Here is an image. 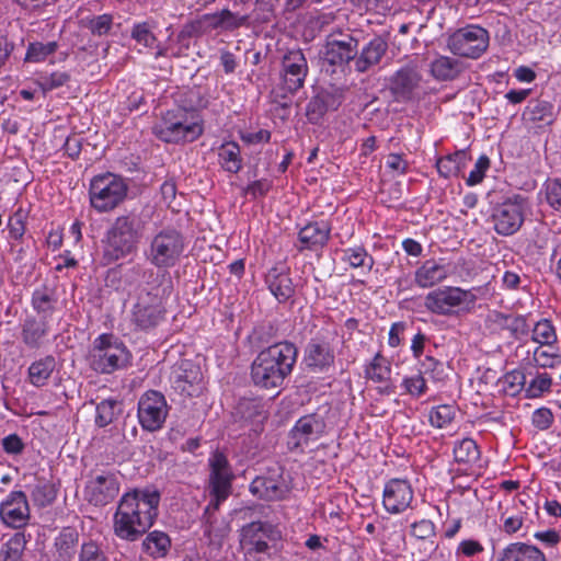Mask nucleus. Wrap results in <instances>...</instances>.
Listing matches in <instances>:
<instances>
[{
    "instance_id": "nucleus-1",
    "label": "nucleus",
    "mask_w": 561,
    "mask_h": 561,
    "mask_svg": "<svg viewBox=\"0 0 561 561\" xmlns=\"http://www.w3.org/2000/svg\"><path fill=\"white\" fill-rule=\"evenodd\" d=\"M160 493L157 490H134L125 493L114 514V534L124 540L136 541L158 517Z\"/></svg>"
},
{
    "instance_id": "nucleus-2",
    "label": "nucleus",
    "mask_w": 561,
    "mask_h": 561,
    "mask_svg": "<svg viewBox=\"0 0 561 561\" xmlns=\"http://www.w3.org/2000/svg\"><path fill=\"white\" fill-rule=\"evenodd\" d=\"M297 347L287 341L274 343L261 351L251 365V379L262 389L283 387L297 360Z\"/></svg>"
},
{
    "instance_id": "nucleus-3",
    "label": "nucleus",
    "mask_w": 561,
    "mask_h": 561,
    "mask_svg": "<svg viewBox=\"0 0 561 561\" xmlns=\"http://www.w3.org/2000/svg\"><path fill=\"white\" fill-rule=\"evenodd\" d=\"M146 222L134 213L118 216L102 240V264L111 265L137 252Z\"/></svg>"
},
{
    "instance_id": "nucleus-4",
    "label": "nucleus",
    "mask_w": 561,
    "mask_h": 561,
    "mask_svg": "<svg viewBox=\"0 0 561 561\" xmlns=\"http://www.w3.org/2000/svg\"><path fill=\"white\" fill-rule=\"evenodd\" d=\"M152 133L163 142L178 144L180 141H194L202 133L203 127L193 114L185 108L175 107L167 111L152 126Z\"/></svg>"
},
{
    "instance_id": "nucleus-5",
    "label": "nucleus",
    "mask_w": 561,
    "mask_h": 561,
    "mask_svg": "<svg viewBox=\"0 0 561 561\" xmlns=\"http://www.w3.org/2000/svg\"><path fill=\"white\" fill-rule=\"evenodd\" d=\"M244 517L252 519L240 530V542L248 548V552L264 553L270 546L266 540L277 541L282 538V533L277 526L268 523L254 520L255 516L268 517L270 507L255 505L243 510Z\"/></svg>"
},
{
    "instance_id": "nucleus-6",
    "label": "nucleus",
    "mask_w": 561,
    "mask_h": 561,
    "mask_svg": "<svg viewBox=\"0 0 561 561\" xmlns=\"http://www.w3.org/2000/svg\"><path fill=\"white\" fill-rule=\"evenodd\" d=\"M128 351L113 334L98 336L89 353L90 367L100 374H112L128 363Z\"/></svg>"
},
{
    "instance_id": "nucleus-7",
    "label": "nucleus",
    "mask_w": 561,
    "mask_h": 561,
    "mask_svg": "<svg viewBox=\"0 0 561 561\" xmlns=\"http://www.w3.org/2000/svg\"><path fill=\"white\" fill-rule=\"evenodd\" d=\"M128 185L123 178L106 173L91 180L89 197L91 206L100 213L117 207L126 197Z\"/></svg>"
},
{
    "instance_id": "nucleus-8",
    "label": "nucleus",
    "mask_w": 561,
    "mask_h": 561,
    "mask_svg": "<svg viewBox=\"0 0 561 561\" xmlns=\"http://www.w3.org/2000/svg\"><path fill=\"white\" fill-rule=\"evenodd\" d=\"M185 247V238L175 228L160 230L150 241L148 260L158 268L174 266Z\"/></svg>"
},
{
    "instance_id": "nucleus-9",
    "label": "nucleus",
    "mask_w": 561,
    "mask_h": 561,
    "mask_svg": "<svg viewBox=\"0 0 561 561\" xmlns=\"http://www.w3.org/2000/svg\"><path fill=\"white\" fill-rule=\"evenodd\" d=\"M527 207V198L520 194H515L496 204L490 216L495 232L504 237L516 233L525 220Z\"/></svg>"
},
{
    "instance_id": "nucleus-10",
    "label": "nucleus",
    "mask_w": 561,
    "mask_h": 561,
    "mask_svg": "<svg viewBox=\"0 0 561 561\" xmlns=\"http://www.w3.org/2000/svg\"><path fill=\"white\" fill-rule=\"evenodd\" d=\"M489 32L479 25H467L447 39L449 50L460 57L478 59L489 47Z\"/></svg>"
},
{
    "instance_id": "nucleus-11",
    "label": "nucleus",
    "mask_w": 561,
    "mask_h": 561,
    "mask_svg": "<svg viewBox=\"0 0 561 561\" xmlns=\"http://www.w3.org/2000/svg\"><path fill=\"white\" fill-rule=\"evenodd\" d=\"M359 41L350 33H331L321 51L323 61L342 72L351 62L355 66Z\"/></svg>"
},
{
    "instance_id": "nucleus-12",
    "label": "nucleus",
    "mask_w": 561,
    "mask_h": 561,
    "mask_svg": "<svg viewBox=\"0 0 561 561\" xmlns=\"http://www.w3.org/2000/svg\"><path fill=\"white\" fill-rule=\"evenodd\" d=\"M121 490L117 473L113 470H92L84 486V499L94 506L113 502Z\"/></svg>"
},
{
    "instance_id": "nucleus-13",
    "label": "nucleus",
    "mask_w": 561,
    "mask_h": 561,
    "mask_svg": "<svg viewBox=\"0 0 561 561\" xmlns=\"http://www.w3.org/2000/svg\"><path fill=\"white\" fill-rule=\"evenodd\" d=\"M165 312L158 288L141 291L133 308L131 321L139 330H152L164 320Z\"/></svg>"
},
{
    "instance_id": "nucleus-14",
    "label": "nucleus",
    "mask_w": 561,
    "mask_h": 561,
    "mask_svg": "<svg viewBox=\"0 0 561 561\" xmlns=\"http://www.w3.org/2000/svg\"><path fill=\"white\" fill-rule=\"evenodd\" d=\"M169 413L165 397L157 390H148L138 400L137 416L145 431L162 428Z\"/></svg>"
},
{
    "instance_id": "nucleus-15",
    "label": "nucleus",
    "mask_w": 561,
    "mask_h": 561,
    "mask_svg": "<svg viewBox=\"0 0 561 561\" xmlns=\"http://www.w3.org/2000/svg\"><path fill=\"white\" fill-rule=\"evenodd\" d=\"M474 296L459 287H444L428 293L424 306L436 314L447 316L454 312L455 308L466 302H472Z\"/></svg>"
},
{
    "instance_id": "nucleus-16",
    "label": "nucleus",
    "mask_w": 561,
    "mask_h": 561,
    "mask_svg": "<svg viewBox=\"0 0 561 561\" xmlns=\"http://www.w3.org/2000/svg\"><path fill=\"white\" fill-rule=\"evenodd\" d=\"M422 75L414 64H407L388 79V89L398 102L411 101L420 88Z\"/></svg>"
},
{
    "instance_id": "nucleus-17",
    "label": "nucleus",
    "mask_w": 561,
    "mask_h": 561,
    "mask_svg": "<svg viewBox=\"0 0 561 561\" xmlns=\"http://www.w3.org/2000/svg\"><path fill=\"white\" fill-rule=\"evenodd\" d=\"M325 421L318 413L306 414L297 420L289 432L291 449L304 448L310 442L318 440L325 432Z\"/></svg>"
},
{
    "instance_id": "nucleus-18",
    "label": "nucleus",
    "mask_w": 561,
    "mask_h": 561,
    "mask_svg": "<svg viewBox=\"0 0 561 561\" xmlns=\"http://www.w3.org/2000/svg\"><path fill=\"white\" fill-rule=\"evenodd\" d=\"M283 89L295 93L304 87L308 75V64L300 49L289 50L282 61Z\"/></svg>"
},
{
    "instance_id": "nucleus-19",
    "label": "nucleus",
    "mask_w": 561,
    "mask_h": 561,
    "mask_svg": "<svg viewBox=\"0 0 561 561\" xmlns=\"http://www.w3.org/2000/svg\"><path fill=\"white\" fill-rule=\"evenodd\" d=\"M210 495H217L219 500H226L230 493L233 474L225 454L216 451L209 459Z\"/></svg>"
},
{
    "instance_id": "nucleus-20",
    "label": "nucleus",
    "mask_w": 561,
    "mask_h": 561,
    "mask_svg": "<svg viewBox=\"0 0 561 561\" xmlns=\"http://www.w3.org/2000/svg\"><path fill=\"white\" fill-rule=\"evenodd\" d=\"M1 520L9 527L21 528L30 519L27 497L22 491L11 492L0 505Z\"/></svg>"
},
{
    "instance_id": "nucleus-21",
    "label": "nucleus",
    "mask_w": 561,
    "mask_h": 561,
    "mask_svg": "<svg viewBox=\"0 0 561 561\" xmlns=\"http://www.w3.org/2000/svg\"><path fill=\"white\" fill-rule=\"evenodd\" d=\"M388 48L387 37L382 35L374 36L360 48L358 47V54L355 58V71L366 73L378 67L386 56Z\"/></svg>"
},
{
    "instance_id": "nucleus-22",
    "label": "nucleus",
    "mask_w": 561,
    "mask_h": 561,
    "mask_svg": "<svg viewBox=\"0 0 561 561\" xmlns=\"http://www.w3.org/2000/svg\"><path fill=\"white\" fill-rule=\"evenodd\" d=\"M413 500L410 483L402 479L390 480L383 490V506L387 512L398 514L405 511Z\"/></svg>"
},
{
    "instance_id": "nucleus-23",
    "label": "nucleus",
    "mask_w": 561,
    "mask_h": 561,
    "mask_svg": "<svg viewBox=\"0 0 561 561\" xmlns=\"http://www.w3.org/2000/svg\"><path fill=\"white\" fill-rule=\"evenodd\" d=\"M331 226L325 221H312L302 227L298 232V251H318L329 241Z\"/></svg>"
},
{
    "instance_id": "nucleus-24",
    "label": "nucleus",
    "mask_w": 561,
    "mask_h": 561,
    "mask_svg": "<svg viewBox=\"0 0 561 561\" xmlns=\"http://www.w3.org/2000/svg\"><path fill=\"white\" fill-rule=\"evenodd\" d=\"M250 492L266 501L283 500L288 489L280 474L259 476L250 484Z\"/></svg>"
},
{
    "instance_id": "nucleus-25",
    "label": "nucleus",
    "mask_w": 561,
    "mask_h": 561,
    "mask_svg": "<svg viewBox=\"0 0 561 561\" xmlns=\"http://www.w3.org/2000/svg\"><path fill=\"white\" fill-rule=\"evenodd\" d=\"M80 545L79 531L73 527H64L54 539V561H73Z\"/></svg>"
},
{
    "instance_id": "nucleus-26",
    "label": "nucleus",
    "mask_w": 561,
    "mask_h": 561,
    "mask_svg": "<svg viewBox=\"0 0 561 561\" xmlns=\"http://www.w3.org/2000/svg\"><path fill=\"white\" fill-rule=\"evenodd\" d=\"M48 331L49 324L47 320L27 317L22 324L21 337L27 347L38 348Z\"/></svg>"
},
{
    "instance_id": "nucleus-27",
    "label": "nucleus",
    "mask_w": 561,
    "mask_h": 561,
    "mask_svg": "<svg viewBox=\"0 0 561 561\" xmlns=\"http://www.w3.org/2000/svg\"><path fill=\"white\" fill-rule=\"evenodd\" d=\"M496 561H546V558L536 546L514 542L503 549Z\"/></svg>"
},
{
    "instance_id": "nucleus-28",
    "label": "nucleus",
    "mask_w": 561,
    "mask_h": 561,
    "mask_svg": "<svg viewBox=\"0 0 561 561\" xmlns=\"http://www.w3.org/2000/svg\"><path fill=\"white\" fill-rule=\"evenodd\" d=\"M447 275L448 270L444 264L427 260L415 271V283L422 288H428L443 282Z\"/></svg>"
},
{
    "instance_id": "nucleus-29",
    "label": "nucleus",
    "mask_w": 561,
    "mask_h": 561,
    "mask_svg": "<svg viewBox=\"0 0 561 561\" xmlns=\"http://www.w3.org/2000/svg\"><path fill=\"white\" fill-rule=\"evenodd\" d=\"M306 362L309 367L328 368L334 363L333 350L327 342L312 340L306 348Z\"/></svg>"
},
{
    "instance_id": "nucleus-30",
    "label": "nucleus",
    "mask_w": 561,
    "mask_h": 561,
    "mask_svg": "<svg viewBox=\"0 0 561 561\" xmlns=\"http://www.w3.org/2000/svg\"><path fill=\"white\" fill-rule=\"evenodd\" d=\"M266 283L271 293L278 301L288 300L295 293L293 280L289 275L277 267H273L266 275Z\"/></svg>"
},
{
    "instance_id": "nucleus-31",
    "label": "nucleus",
    "mask_w": 561,
    "mask_h": 561,
    "mask_svg": "<svg viewBox=\"0 0 561 561\" xmlns=\"http://www.w3.org/2000/svg\"><path fill=\"white\" fill-rule=\"evenodd\" d=\"M463 71V64L455 58L439 56L431 62V73L438 81H451Z\"/></svg>"
},
{
    "instance_id": "nucleus-32",
    "label": "nucleus",
    "mask_w": 561,
    "mask_h": 561,
    "mask_svg": "<svg viewBox=\"0 0 561 561\" xmlns=\"http://www.w3.org/2000/svg\"><path fill=\"white\" fill-rule=\"evenodd\" d=\"M523 118L527 122L549 125L554 121V106L546 100H530L524 110Z\"/></svg>"
},
{
    "instance_id": "nucleus-33",
    "label": "nucleus",
    "mask_w": 561,
    "mask_h": 561,
    "mask_svg": "<svg viewBox=\"0 0 561 561\" xmlns=\"http://www.w3.org/2000/svg\"><path fill=\"white\" fill-rule=\"evenodd\" d=\"M185 365L190 366V368H181V373L175 376L173 382L175 389H179L188 397H193L196 396L201 389L199 383L203 377L197 367L188 363Z\"/></svg>"
},
{
    "instance_id": "nucleus-34",
    "label": "nucleus",
    "mask_w": 561,
    "mask_h": 561,
    "mask_svg": "<svg viewBox=\"0 0 561 561\" xmlns=\"http://www.w3.org/2000/svg\"><path fill=\"white\" fill-rule=\"evenodd\" d=\"M33 309L39 316V319L47 320L56 309L57 299L53 289L43 287L34 290L31 300Z\"/></svg>"
},
{
    "instance_id": "nucleus-35",
    "label": "nucleus",
    "mask_w": 561,
    "mask_h": 561,
    "mask_svg": "<svg viewBox=\"0 0 561 561\" xmlns=\"http://www.w3.org/2000/svg\"><path fill=\"white\" fill-rule=\"evenodd\" d=\"M170 548V537L165 533L159 530L149 533L142 541L144 551L154 559L165 557Z\"/></svg>"
},
{
    "instance_id": "nucleus-36",
    "label": "nucleus",
    "mask_w": 561,
    "mask_h": 561,
    "mask_svg": "<svg viewBox=\"0 0 561 561\" xmlns=\"http://www.w3.org/2000/svg\"><path fill=\"white\" fill-rule=\"evenodd\" d=\"M234 415L247 422H262L266 419L263 403L259 399L242 398L234 408Z\"/></svg>"
},
{
    "instance_id": "nucleus-37",
    "label": "nucleus",
    "mask_w": 561,
    "mask_h": 561,
    "mask_svg": "<svg viewBox=\"0 0 561 561\" xmlns=\"http://www.w3.org/2000/svg\"><path fill=\"white\" fill-rule=\"evenodd\" d=\"M219 163L224 170L238 173L242 168L240 147L234 141L222 144L218 149Z\"/></svg>"
},
{
    "instance_id": "nucleus-38",
    "label": "nucleus",
    "mask_w": 561,
    "mask_h": 561,
    "mask_svg": "<svg viewBox=\"0 0 561 561\" xmlns=\"http://www.w3.org/2000/svg\"><path fill=\"white\" fill-rule=\"evenodd\" d=\"M121 413V401L113 398L104 399L95 407V425L101 428L105 427L112 424Z\"/></svg>"
},
{
    "instance_id": "nucleus-39",
    "label": "nucleus",
    "mask_w": 561,
    "mask_h": 561,
    "mask_svg": "<svg viewBox=\"0 0 561 561\" xmlns=\"http://www.w3.org/2000/svg\"><path fill=\"white\" fill-rule=\"evenodd\" d=\"M56 360L51 355H47L34 362L28 367V378L33 386L43 387L55 370Z\"/></svg>"
},
{
    "instance_id": "nucleus-40",
    "label": "nucleus",
    "mask_w": 561,
    "mask_h": 561,
    "mask_svg": "<svg viewBox=\"0 0 561 561\" xmlns=\"http://www.w3.org/2000/svg\"><path fill=\"white\" fill-rule=\"evenodd\" d=\"M23 533H15L0 549V561H21L26 547Z\"/></svg>"
},
{
    "instance_id": "nucleus-41",
    "label": "nucleus",
    "mask_w": 561,
    "mask_h": 561,
    "mask_svg": "<svg viewBox=\"0 0 561 561\" xmlns=\"http://www.w3.org/2000/svg\"><path fill=\"white\" fill-rule=\"evenodd\" d=\"M332 96L329 93H318L312 96L306 106V116L309 123L318 124L329 110Z\"/></svg>"
},
{
    "instance_id": "nucleus-42",
    "label": "nucleus",
    "mask_w": 561,
    "mask_h": 561,
    "mask_svg": "<svg viewBox=\"0 0 561 561\" xmlns=\"http://www.w3.org/2000/svg\"><path fill=\"white\" fill-rule=\"evenodd\" d=\"M57 489L54 483L46 480H38L31 490V499L34 505L46 507L55 501Z\"/></svg>"
},
{
    "instance_id": "nucleus-43",
    "label": "nucleus",
    "mask_w": 561,
    "mask_h": 561,
    "mask_svg": "<svg viewBox=\"0 0 561 561\" xmlns=\"http://www.w3.org/2000/svg\"><path fill=\"white\" fill-rule=\"evenodd\" d=\"M366 378L374 382H387L390 380V363L379 353L376 354L371 363L366 367Z\"/></svg>"
},
{
    "instance_id": "nucleus-44",
    "label": "nucleus",
    "mask_w": 561,
    "mask_h": 561,
    "mask_svg": "<svg viewBox=\"0 0 561 561\" xmlns=\"http://www.w3.org/2000/svg\"><path fill=\"white\" fill-rule=\"evenodd\" d=\"M454 457L458 463H471L479 459L480 451L471 438H463L455 444Z\"/></svg>"
},
{
    "instance_id": "nucleus-45",
    "label": "nucleus",
    "mask_w": 561,
    "mask_h": 561,
    "mask_svg": "<svg viewBox=\"0 0 561 561\" xmlns=\"http://www.w3.org/2000/svg\"><path fill=\"white\" fill-rule=\"evenodd\" d=\"M57 49L58 43L55 41L47 43L33 42L27 46L24 60L26 62H41L53 55Z\"/></svg>"
},
{
    "instance_id": "nucleus-46",
    "label": "nucleus",
    "mask_w": 561,
    "mask_h": 561,
    "mask_svg": "<svg viewBox=\"0 0 561 561\" xmlns=\"http://www.w3.org/2000/svg\"><path fill=\"white\" fill-rule=\"evenodd\" d=\"M465 159V151H457L454 154L440 158L436 163L437 171L444 178L456 175L459 172L460 165Z\"/></svg>"
},
{
    "instance_id": "nucleus-47",
    "label": "nucleus",
    "mask_w": 561,
    "mask_h": 561,
    "mask_svg": "<svg viewBox=\"0 0 561 561\" xmlns=\"http://www.w3.org/2000/svg\"><path fill=\"white\" fill-rule=\"evenodd\" d=\"M153 22L150 21L136 23L131 28L130 36L138 44L152 48L157 42V37L153 34Z\"/></svg>"
},
{
    "instance_id": "nucleus-48",
    "label": "nucleus",
    "mask_w": 561,
    "mask_h": 561,
    "mask_svg": "<svg viewBox=\"0 0 561 561\" xmlns=\"http://www.w3.org/2000/svg\"><path fill=\"white\" fill-rule=\"evenodd\" d=\"M531 339L540 345H552L557 342V333L551 321L548 319L538 321L533 329Z\"/></svg>"
},
{
    "instance_id": "nucleus-49",
    "label": "nucleus",
    "mask_w": 561,
    "mask_h": 561,
    "mask_svg": "<svg viewBox=\"0 0 561 561\" xmlns=\"http://www.w3.org/2000/svg\"><path fill=\"white\" fill-rule=\"evenodd\" d=\"M78 561H108V558L99 542L89 539L81 542Z\"/></svg>"
},
{
    "instance_id": "nucleus-50",
    "label": "nucleus",
    "mask_w": 561,
    "mask_h": 561,
    "mask_svg": "<svg viewBox=\"0 0 561 561\" xmlns=\"http://www.w3.org/2000/svg\"><path fill=\"white\" fill-rule=\"evenodd\" d=\"M456 415V409L449 404L435 407L430 412V422L437 428H443L451 423Z\"/></svg>"
},
{
    "instance_id": "nucleus-51",
    "label": "nucleus",
    "mask_w": 561,
    "mask_h": 561,
    "mask_svg": "<svg viewBox=\"0 0 561 561\" xmlns=\"http://www.w3.org/2000/svg\"><path fill=\"white\" fill-rule=\"evenodd\" d=\"M84 27H87L93 35L103 36L108 34L113 26V16L111 14H101L91 19L82 21Z\"/></svg>"
},
{
    "instance_id": "nucleus-52",
    "label": "nucleus",
    "mask_w": 561,
    "mask_h": 561,
    "mask_svg": "<svg viewBox=\"0 0 561 561\" xmlns=\"http://www.w3.org/2000/svg\"><path fill=\"white\" fill-rule=\"evenodd\" d=\"M224 32H234L240 27L250 26V15L232 12L228 8L221 10Z\"/></svg>"
},
{
    "instance_id": "nucleus-53",
    "label": "nucleus",
    "mask_w": 561,
    "mask_h": 561,
    "mask_svg": "<svg viewBox=\"0 0 561 561\" xmlns=\"http://www.w3.org/2000/svg\"><path fill=\"white\" fill-rule=\"evenodd\" d=\"M69 80L70 75L68 72L55 71L49 75H42L38 84L41 89L46 92L65 85Z\"/></svg>"
},
{
    "instance_id": "nucleus-54",
    "label": "nucleus",
    "mask_w": 561,
    "mask_h": 561,
    "mask_svg": "<svg viewBox=\"0 0 561 561\" xmlns=\"http://www.w3.org/2000/svg\"><path fill=\"white\" fill-rule=\"evenodd\" d=\"M345 259L353 267L368 266L371 268L374 260L363 247L351 248L344 251Z\"/></svg>"
},
{
    "instance_id": "nucleus-55",
    "label": "nucleus",
    "mask_w": 561,
    "mask_h": 561,
    "mask_svg": "<svg viewBox=\"0 0 561 561\" xmlns=\"http://www.w3.org/2000/svg\"><path fill=\"white\" fill-rule=\"evenodd\" d=\"M551 378L547 373L538 374L526 388L527 398H538L551 387Z\"/></svg>"
},
{
    "instance_id": "nucleus-56",
    "label": "nucleus",
    "mask_w": 561,
    "mask_h": 561,
    "mask_svg": "<svg viewBox=\"0 0 561 561\" xmlns=\"http://www.w3.org/2000/svg\"><path fill=\"white\" fill-rule=\"evenodd\" d=\"M490 168V159L488 156L482 154L479 157L474 164V169L469 173L467 184L472 186L482 182L486 170Z\"/></svg>"
},
{
    "instance_id": "nucleus-57",
    "label": "nucleus",
    "mask_w": 561,
    "mask_h": 561,
    "mask_svg": "<svg viewBox=\"0 0 561 561\" xmlns=\"http://www.w3.org/2000/svg\"><path fill=\"white\" fill-rule=\"evenodd\" d=\"M546 199L554 210L561 213V180H553L547 184Z\"/></svg>"
},
{
    "instance_id": "nucleus-58",
    "label": "nucleus",
    "mask_w": 561,
    "mask_h": 561,
    "mask_svg": "<svg viewBox=\"0 0 561 561\" xmlns=\"http://www.w3.org/2000/svg\"><path fill=\"white\" fill-rule=\"evenodd\" d=\"M534 362L537 366L542 368H553L561 364V356L557 354H549L548 352L537 347L534 352Z\"/></svg>"
},
{
    "instance_id": "nucleus-59",
    "label": "nucleus",
    "mask_w": 561,
    "mask_h": 561,
    "mask_svg": "<svg viewBox=\"0 0 561 561\" xmlns=\"http://www.w3.org/2000/svg\"><path fill=\"white\" fill-rule=\"evenodd\" d=\"M275 332H277V329L271 322H267L255 327L252 336L259 346H263L272 342Z\"/></svg>"
},
{
    "instance_id": "nucleus-60",
    "label": "nucleus",
    "mask_w": 561,
    "mask_h": 561,
    "mask_svg": "<svg viewBox=\"0 0 561 561\" xmlns=\"http://www.w3.org/2000/svg\"><path fill=\"white\" fill-rule=\"evenodd\" d=\"M205 33L203 21L195 20L183 25L182 30L178 34V41L183 43L186 39L202 36Z\"/></svg>"
},
{
    "instance_id": "nucleus-61",
    "label": "nucleus",
    "mask_w": 561,
    "mask_h": 561,
    "mask_svg": "<svg viewBox=\"0 0 561 561\" xmlns=\"http://www.w3.org/2000/svg\"><path fill=\"white\" fill-rule=\"evenodd\" d=\"M504 383L506 389L512 393H518L526 383V376L520 370H513L504 376Z\"/></svg>"
},
{
    "instance_id": "nucleus-62",
    "label": "nucleus",
    "mask_w": 561,
    "mask_h": 561,
    "mask_svg": "<svg viewBox=\"0 0 561 561\" xmlns=\"http://www.w3.org/2000/svg\"><path fill=\"white\" fill-rule=\"evenodd\" d=\"M511 335L518 340L525 336L529 332V325L527 324L526 318L523 316H510L508 328Z\"/></svg>"
},
{
    "instance_id": "nucleus-63",
    "label": "nucleus",
    "mask_w": 561,
    "mask_h": 561,
    "mask_svg": "<svg viewBox=\"0 0 561 561\" xmlns=\"http://www.w3.org/2000/svg\"><path fill=\"white\" fill-rule=\"evenodd\" d=\"M2 449L9 455H21L25 444L18 434H10L1 439Z\"/></svg>"
},
{
    "instance_id": "nucleus-64",
    "label": "nucleus",
    "mask_w": 561,
    "mask_h": 561,
    "mask_svg": "<svg viewBox=\"0 0 561 561\" xmlns=\"http://www.w3.org/2000/svg\"><path fill=\"white\" fill-rule=\"evenodd\" d=\"M553 423V413L548 408H539L533 413V424L540 431L548 430Z\"/></svg>"
}]
</instances>
